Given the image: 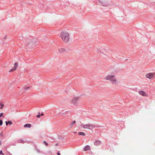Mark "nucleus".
Returning <instances> with one entry per match:
<instances>
[{"label": "nucleus", "instance_id": "4", "mask_svg": "<svg viewBox=\"0 0 155 155\" xmlns=\"http://www.w3.org/2000/svg\"><path fill=\"white\" fill-rule=\"evenodd\" d=\"M79 99V97H75L70 100V102L71 104L74 105H76Z\"/></svg>", "mask_w": 155, "mask_h": 155}, {"label": "nucleus", "instance_id": "9", "mask_svg": "<svg viewBox=\"0 0 155 155\" xmlns=\"http://www.w3.org/2000/svg\"><path fill=\"white\" fill-rule=\"evenodd\" d=\"M101 142L99 140H97L94 142V144L96 145H98L101 144Z\"/></svg>", "mask_w": 155, "mask_h": 155}, {"label": "nucleus", "instance_id": "30", "mask_svg": "<svg viewBox=\"0 0 155 155\" xmlns=\"http://www.w3.org/2000/svg\"><path fill=\"white\" fill-rule=\"evenodd\" d=\"M1 141H0V145H1Z\"/></svg>", "mask_w": 155, "mask_h": 155}, {"label": "nucleus", "instance_id": "12", "mask_svg": "<svg viewBox=\"0 0 155 155\" xmlns=\"http://www.w3.org/2000/svg\"><path fill=\"white\" fill-rule=\"evenodd\" d=\"M76 123V121H72V122L70 124V127L71 128L74 125V124H75V123Z\"/></svg>", "mask_w": 155, "mask_h": 155}, {"label": "nucleus", "instance_id": "13", "mask_svg": "<svg viewBox=\"0 0 155 155\" xmlns=\"http://www.w3.org/2000/svg\"><path fill=\"white\" fill-rule=\"evenodd\" d=\"M17 143H25V141L21 139H20L18 140L17 141Z\"/></svg>", "mask_w": 155, "mask_h": 155}, {"label": "nucleus", "instance_id": "15", "mask_svg": "<svg viewBox=\"0 0 155 155\" xmlns=\"http://www.w3.org/2000/svg\"><path fill=\"white\" fill-rule=\"evenodd\" d=\"M33 44L32 41L31 40L29 43L28 45V46L30 47V46L31 45Z\"/></svg>", "mask_w": 155, "mask_h": 155}, {"label": "nucleus", "instance_id": "5", "mask_svg": "<svg viewBox=\"0 0 155 155\" xmlns=\"http://www.w3.org/2000/svg\"><path fill=\"white\" fill-rule=\"evenodd\" d=\"M145 76L146 78L151 79L155 77V74L153 73H147L145 75Z\"/></svg>", "mask_w": 155, "mask_h": 155}, {"label": "nucleus", "instance_id": "28", "mask_svg": "<svg viewBox=\"0 0 155 155\" xmlns=\"http://www.w3.org/2000/svg\"><path fill=\"white\" fill-rule=\"evenodd\" d=\"M57 155H61L60 154V153H59V152H58V153H57Z\"/></svg>", "mask_w": 155, "mask_h": 155}, {"label": "nucleus", "instance_id": "3", "mask_svg": "<svg viewBox=\"0 0 155 155\" xmlns=\"http://www.w3.org/2000/svg\"><path fill=\"white\" fill-rule=\"evenodd\" d=\"M80 126L82 127H83V128L84 129H87L91 130H92L93 128H94L96 127H100V126H95L93 124H84L82 123L81 124Z\"/></svg>", "mask_w": 155, "mask_h": 155}, {"label": "nucleus", "instance_id": "7", "mask_svg": "<svg viewBox=\"0 0 155 155\" xmlns=\"http://www.w3.org/2000/svg\"><path fill=\"white\" fill-rule=\"evenodd\" d=\"M91 148L90 147L89 145H87L84 147V151H86L90 150Z\"/></svg>", "mask_w": 155, "mask_h": 155}, {"label": "nucleus", "instance_id": "18", "mask_svg": "<svg viewBox=\"0 0 155 155\" xmlns=\"http://www.w3.org/2000/svg\"><path fill=\"white\" fill-rule=\"evenodd\" d=\"M2 154V155H4V153L2 152V150L0 151V154Z\"/></svg>", "mask_w": 155, "mask_h": 155}, {"label": "nucleus", "instance_id": "25", "mask_svg": "<svg viewBox=\"0 0 155 155\" xmlns=\"http://www.w3.org/2000/svg\"><path fill=\"white\" fill-rule=\"evenodd\" d=\"M5 123H6V125L7 126L8 124V122L6 121H5Z\"/></svg>", "mask_w": 155, "mask_h": 155}, {"label": "nucleus", "instance_id": "19", "mask_svg": "<svg viewBox=\"0 0 155 155\" xmlns=\"http://www.w3.org/2000/svg\"><path fill=\"white\" fill-rule=\"evenodd\" d=\"M8 124H9L10 125H11L12 124V122L11 121H8Z\"/></svg>", "mask_w": 155, "mask_h": 155}, {"label": "nucleus", "instance_id": "17", "mask_svg": "<svg viewBox=\"0 0 155 155\" xmlns=\"http://www.w3.org/2000/svg\"><path fill=\"white\" fill-rule=\"evenodd\" d=\"M3 122L2 120L0 119V126L2 125V124Z\"/></svg>", "mask_w": 155, "mask_h": 155}, {"label": "nucleus", "instance_id": "11", "mask_svg": "<svg viewBox=\"0 0 155 155\" xmlns=\"http://www.w3.org/2000/svg\"><path fill=\"white\" fill-rule=\"evenodd\" d=\"M18 66V63H15L14 64V66L13 67V70H15Z\"/></svg>", "mask_w": 155, "mask_h": 155}, {"label": "nucleus", "instance_id": "1", "mask_svg": "<svg viewBox=\"0 0 155 155\" xmlns=\"http://www.w3.org/2000/svg\"><path fill=\"white\" fill-rule=\"evenodd\" d=\"M104 79L106 80H109L112 84L115 85L116 84V79L115 73L105 76Z\"/></svg>", "mask_w": 155, "mask_h": 155}, {"label": "nucleus", "instance_id": "22", "mask_svg": "<svg viewBox=\"0 0 155 155\" xmlns=\"http://www.w3.org/2000/svg\"><path fill=\"white\" fill-rule=\"evenodd\" d=\"M3 114L2 113H0V117L3 115Z\"/></svg>", "mask_w": 155, "mask_h": 155}, {"label": "nucleus", "instance_id": "2", "mask_svg": "<svg viewBox=\"0 0 155 155\" xmlns=\"http://www.w3.org/2000/svg\"><path fill=\"white\" fill-rule=\"evenodd\" d=\"M61 37L63 41L65 43L68 42L70 39L69 33L66 31H63L61 34Z\"/></svg>", "mask_w": 155, "mask_h": 155}, {"label": "nucleus", "instance_id": "31", "mask_svg": "<svg viewBox=\"0 0 155 155\" xmlns=\"http://www.w3.org/2000/svg\"><path fill=\"white\" fill-rule=\"evenodd\" d=\"M58 145V144L57 143L56 144V145L57 146Z\"/></svg>", "mask_w": 155, "mask_h": 155}, {"label": "nucleus", "instance_id": "6", "mask_svg": "<svg viewBox=\"0 0 155 155\" xmlns=\"http://www.w3.org/2000/svg\"><path fill=\"white\" fill-rule=\"evenodd\" d=\"M138 93L140 95L143 96L147 97L148 95L146 92L143 91H139Z\"/></svg>", "mask_w": 155, "mask_h": 155}, {"label": "nucleus", "instance_id": "20", "mask_svg": "<svg viewBox=\"0 0 155 155\" xmlns=\"http://www.w3.org/2000/svg\"><path fill=\"white\" fill-rule=\"evenodd\" d=\"M15 71V70H13V68L12 69H10L9 71V72H12V71Z\"/></svg>", "mask_w": 155, "mask_h": 155}, {"label": "nucleus", "instance_id": "14", "mask_svg": "<svg viewBox=\"0 0 155 155\" xmlns=\"http://www.w3.org/2000/svg\"><path fill=\"white\" fill-rule=\"evenodd\" d=\"M78 134L79 135H82L83 136H84L85 135V134L83 132H79L78 133Z\"/></svg>", "mask_w": 155, "mask_h": 155}, {"label": "nucleus", "instance_id": "32", "mask_svg": "<svg viewBox=\"0 0 155 155\" xmlns=\"http://www.w3.org/2000/svg\"><path fill=\"white\" fill-rule=\"evenodd\" d=\"M103 5V6H107V5Z\"/></svg>", "mask_w": 155, "mask_h": 155}, {"label": "nucleus", "instance_id": "21", "mask_svg": "<svg viewBox=\"0 0 155 155\" xmlns=\"http://www.w3.org/2000/svg\"><path fill=\"white\" fill-rule=\"evenodd\" d=\"M0 136L1 137H2L3 136V133L2 132H1L0 134Z\"/></svg>", "mask_w": 155, "mask_h": 155}, {"label": "nucleus", "instance_id": "27", "mask_svg": "<svg viewBox=\"0 0 155 155\" xmlns=\"http://www.w3.org/2000/svg\"><path fill=\"white\" fill-rule=\"evenodd\" d=\"M6 38H7V36H5L4 37V39H5Z\"/></svg>", "mask_w": 155, "mask_h": 155}, {"label": "nucleus", "instance_id": "29", "mask_svg": "<svg viewBox=\"0 0 155 155\" xmlns=\"http://www.w3.org/2000/svg\"><path fill=\"white\" fill-rule=\"evenodd\" d=\"M43 115H44V114H41V116H43Z\"/></svg>", "mask_w": 155, "mask_h": 155}, {"label": "nucleus", "instance_id": "23", "mask_svg": "<svg viewBox=\"0 0 155 155\" xmlns=\"http://www.w3.org/2000/svg\"><path fill=\"white\" fill-rule=\"evenodd\" d=\"M3 106H4V105L3 104H2L1 105V107H0V109H2V108L3 107Z\"/></svg>", "mask_w": 155, "mask_h": 155}, {"label": "nucleus", "instance_id": "26", "mask_svg": "<svg viewBox=\"0 0 155 155\" xmlns=\"http://www.w3.org/2000/svg\"><path fill=\"white\" fill-rule=\"evenodd\" d=\"M29 87H26V88H25V90H28V89H29Z\"/></svg>", "mask_w": 155, "mask_h": 155}, {"label": "nucleus", "instance_id": "8", "mask_svg": "<svg viewBox=\"0 0 155 155\" xmlns=\"http://www.w3.org/2000/svg\"><path fill=\"white\" fill-rule=\"evenodd\" d=\"M58 52L60 53L65 52L66 51L63 48L59 49L58 50Z\"/></svg>", "mask_w": 155, "mask_h": 155}, {"label": "nucleus", "instance_id": "10", "mask_svg": "<svg viewBox=\"0 0 155 155\" xmlns=\"http://www.w3.org/2000/svg\"><path fill=\"white\" fill-rule=\"evenodd\" d=\"M24 127H25L30 128L31 127V125L29 124H26L24 125Z\"/></svg>", "mask_w": 155, "mask_h": 155}, {"label": "nucleus", "instance_id": "24", "mask_svg": "<svg viewBox=\"0 0 155 155\" xmlns=\"http://www.w3.org/2000/svg\"><path fill=\"white\" fill-rule=\"evenodd\" d=\"M40 115L39 114V115H37V116H36V117L37 118H39L40 117Z\"/></svg>", "mask_w": 155, "mask_h": 155}, {"label": "nucleus", "instance_id": "16", "mask_svg": "<svg viewBox=\"0 0 155 155\" xmlns=\"http://www.w3.org/2000/svg\"><path fill=\"white\" fill-rule=\"evenodd\" d=\"M43 143L46 146H47L48 145V143L45 141H44L43 142Z\"/></svg>", "mask_w": 155, "mask_h": 155}]
</instances>
